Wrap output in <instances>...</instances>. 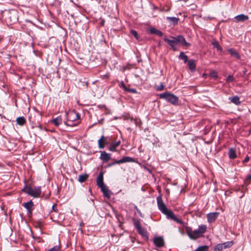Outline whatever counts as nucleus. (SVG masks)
Instances as JSON below:
<instances>
[{
	"label": "nucleus",
	"mask_w": 251,
	"mask_h": 251,
	"mask_svg": "<svg viewBox=\"0 0 251 251\" xmlns=\"http://www.w3.org/2000/svg\"><path fill=\"white\" fill-rule=\"evenodd\" d=\"M207 226L205 225H201L199 226L198 229L192 230L191 227L186 226L185 230L186 233L191 240H196L203 236L206 232Z\"/></svg>",
	"instance_id": "obj_1"
},
{
	"label": "nucleus",
	"mask_w": 251,
	"mask_h": 251,
	"mask_svg": "<svg viewBox=\"0 0 251 251\" xmlns=\"http://www.w3.org/2000/svg\"><path fill=\"white\" fill-rule=\"evenodd\" d=\"M164 41L170 46L174 51H176L177 49L176 46L180 43L182 46L187 47L190 46L191 44L186 42L185 39L183 36L178 35L176 37L170 36V39L167 38L166 37L164 38Z\"/></svg>",
	"instance_id": "obj_2"
},
{
	"label": "nucleus",
	"mask_w": 251,
	"mask_h": 251,
	"mask_svg": "<svg viewBox=\"0 0 251 251\" xmlns=\"http://www.w3.org/2000/svg\"><path fill=\"white\" fill-rule=\"evenodd\" d=\"M66 115L67 121L64 122L65 125L73 126H76L78 124V120L80 118L78 113L75 111H71L68 113L66 112Z\"/></svg>",
	"instance_id": "obj_3"
},
{
	"label": "nucleus",
	"mask_w": 251,
	"mask_h": 251,
	"mask_svg": "<svg viewBox=\"0 0 251 251\" xmlns=\"http://www.w3.org/2000/svg\"><path fill=\"white\" fill-rule=\"evenodd\" d=\"M158 209L162 212V213L166 216L168 219L173 220L178 224H183V222L181 220L177 218V217L171 210H169L167 208L165 203L160 205L159 206H158Z\"/></svg>",
	"instance_id": "obj_4"
},
{
	"label": "nucleus",
	"mask_w": 251,
	"mask_h": 251,
	"mask_svg": "<svg viewBox=\"0 0 251 251\" xmlns=\"http://www.w3.org/2000/svg\"><path fill=\"white\" fill-rule=\"evenodd\" d=\"M22 191L31 197L37 198L41 197V186H38L32 188L31 187L27 186L25 185L23 188Z\"/></svg>",
	"instance_id": "obj_5"
},
{
	"label": "nucleus",
	"mask_w": 251,
	"mask_h": 251,
	"mask_svg": "<svg viewBox=\"0 0 251 251\" xmlns=\"http://www.w3.org/2000/svg\"><path fill=\"white\" fill-rule=\"evenodd\" d=\"M160 99H164L167 102L171 103L173 105H176L178 104V98L169 92H164L159 95Z\"/></svg>",
	"instance_id": "obj_6"
},
{
	"label": "nucleus",
	"mask_w": 251,
	"mask_h": 251,
	"mask_svg": "<svg viewBox=\"0 0 251 251\" xmlns=\"http://www.w3.org/2000/svg\"><path fill=\"white\" fill-rule=\"evenodd\" d=\"M233 245V241H227L217 244L213 248V251H222L224 249L230 248Z\"/></svg>",
	"instance_id": "obj_7"
},
{
	"label": "nucleus",
	"mask_w": 251,
	"mask_h": 251,
	"mask_svg": "<svg viewBox=\"0 0 251 251\" xmlns=\"http://www.w3.org/2000/svg\"><path fill=\"white\" fill-rule=\"evenodd\" d=\"M134 162V159L129 156H124L122 159L116 160L114 159V161L112 163H109L107 165V167H110L113 165H115L117 164H120L126 162Z\"/></svg>",
	"instance_id": "obj_8"
},
{
	"label": "nucleus",
	"mask_w": 251,
	"mask_h": 251,
	"mask_svg": "<svg viewBox=\"0 0 251 251\" xmlns=\"http://www.w3.org/2000/svg\"><path fill=\"white\" fill-rule=\"evenodd\" d=\"M23 206L27 210L28 216L31 217L34 208V205L32 201L30 200L28 202L24 203Z\"/></svg>",
	"instance_id": "obj_9"
},
{
	"label": "nucleus",
	"mask_w": 251,
	"mask_h": 251,
	"mask_svg": "<svg viewBox=\"0 0 251 251\" xmlns=\"http://www.w3.org/2000/svg\"><path fill=\"white\" fill-rule=\"evenodd\" d=\"M109 137L102 135L98 140V146L100 149H103L105 145L109 144Z\"/></svg>",
	"instance_id": "obj_10"
},
{
	"label": "nucleus",
	"mask_w": 251,
	"mask_h": 251,
	"mask_svg": "<svg viewBox=\"0 0 251 251\" xmlns=\"http://www.w3.org/2000/svg\"><path fill=\"white\" fill-rule=\"evenodd\" d=\"M153 242L155 246L158 248H161L164 246L165 242L162 237H155L153 239Z\"/></svg>",
	"instance_id": "obj_11"
},
{
	"label": "nucleus",
	"mask_w": 251,
	"mask_h": 251,
	"mask_svg": "<svg viewBox=\"0 0 251 251\" xmlns=\"http://www.w3.org/2000/svg\"><path fill=\"white\" fill-rule=\"evenodd\" d=\"M219 214V213L217 212L209 213L207 214L206 216L208 222L209 223L214 222L217 219Z\"/></svg>",
	"instance_id": "obj_12"
},
{
	"label": "nucleus",
	"mask_w": 251,
	"mask_h": 251,
	"mask_svg": "<svg viewBox=\"0 0 251 251\" xmlns=\"http://www.w3.org/2000/svg\"><path fill=\"white\" fill-rule=\"evenodd\" d=\"M97 184L100 188L105 185L103 183V174L102 172L99 173L97 178Z\"/></svg>",
	"instance_id": "obj_13"
},
{
	"label": "nucleus",
	"mask_w": 251,
	"mask_h": 251,
	"mask_svg": "<svg viewBox=\"0 0 251 251\" xmlns=\"http://www.w3.org/2000/svg\"><path fill=\"white\" fill-rule=\"evenodd\" d=\"M100 189L104 197L109 198L111 195L112 194V193L105 185L101 187Z\"/></svg>",
	"instance_id": "obj_14"
},
{
	"label": "nucleus",
	"mask_w": 251,
	"mask_h": 251,
	"mask_svg": "<svg viewBox=\"0 0 251 251\" xmlns=\"http://www.w3.org/2000/svg\"><path fill=\"white\" fill-rule=\"evenodd\" d=\"M100 158L103 162H106L111 159V155L104 151L101 152Z\"/></svg>",
	"instance_id": "obj_15"
},
{
	"label": "nucleus",
	"mask_w": 251,
	"mask_h": 251,
	"mask_svg": "<svg viewBox=\"0 0 251 251\" xmlns=\"http://www.w3.org/2000/svg\"><path fill=\"white\" fill-rule=\"evenodd\" d=\"M121 144L120 141H114L110 144L109 150L111 151H115L116 149Z\"/></svg>",
	"instance_id": "obj_16"
},
{
	"label": "nucleus",
	"mask_w": 251,
	"mask_h": 251,
	"mask_svg": "<svg viewBox=\"0 0 251 251\" xmlns=\"http://www.w3.org/2000/svg\"><path fill=\"white\" fill-rule=\"evenodd\" d=\"M187 65L190 70L193 72H194L196 69V62L194 60L191 59L188 60Z\"/></svg>",
	"instance_id": "obj_17"
},
{
	"label": "nucleus",
	"mask_w": 251,
	"mask_h": 251,
	"mask_svg": "<svg viewBox=\"0 0 251 251\" xmlns=\"http://www.w3.org/2000/svg\"><path fill=\"white\" fill-rule=\"evenodd\" d=\"M235 19L237 22H244L249 19V17L244 14H240L235 16Z\"/></svg>",
	"instance_id": "obj_18"
},
{
	"label": "nucleus",
	"mask_w": 251,
	"mask_h": 251,
	"mask_svg": "<svg viewBox=\"0 0 251 251\" xmlns=\"http://www.w3.org/2000/svg\"><path fill=\"white\" fill-rule=\"evenodd\" d=\"M227 51L230 54L231 56L234 57L236 59L240 58V55L234 49H229L227 50Z\"/></svg>",
	"instance_id": "obj_19"
},
{
	"label": "nucleus",
	"mask_w": 251,
	"mask_h": 251,
	"mask_svg": "<svg viewBox=\"0 0 251 251\" xmlns=\"http://www.w3.org/2000/svg\"><path fill=\"white\" fill-rule=\"evenodd\" d=\"M62 122V118L61 116L52 119L51 123L53 124L55 126H57Z\"/></svg>",
	"instance_id": "obj_20"
},
{
	"label": "nucleus",
	"mask_w": 251,
	"mask_h": 251,
	"mask_svg": "<svg viewBox=\"0 0 251 251\" xmlns=\"http://www.w3.org/2000/svg\"><path fill=\"white\" fill-rule=\"evenodd\" d=\"M150 33L151 34H156L159 37H162L163 35V33L162 31L158 30L155 28H151L150 29Z\"/></svg>",
	"instance_id": "obj_21"
},
{
	"label": "nucleus",
	"mask_w": 251,
	"mask_h": 251,
	"mask_svg": "<svg viewBox=\"0 0 251 251\" xmlns=\"http://www.w3.org/2000/svg\"><path fill=\"white\" fill-rule=\"evenodd\" d=\"M228 156L230 159H234L236 158L237 155L235 150L233 148H230L228 151Z\"/></svg>",
	"instance_id": "obj_22"
},
{
	"label": "nucleus",
	"mask_w": 251,
	"mask_h": 251,
	"mask_svg": "<svg viewBox=\"0 0 251 251\" xmlns=\"http://www.w3.org/2000/svg\"><path fill=\"white\" fill-rule=\"evenodd\" d=\"M229 100L236 105H239L241 103L239 97L236 96L232 97H229Z\"/></svg>",
	"instance_id": "obj_23"
},
{
	"label": "nucleus",
	"mask_w": 251,
	"mask_h": 251,
	"mask_svg": "<svg viewBox=\"0 0 251 251\" xmlns=\"http://www.w3.org/2000/svg\"><path fill=\"white\" fill-rule=\"evenodd\" d=\"M138 232L143 237L148 239V234L147 231L143 227L137 229Z\"/></svg>",
	"instance_id": "obj_24"
},
{
	"label": "nucleus",
	"mask_w": 251,
	"mask_h": 251,
	"mask_svg": "<svg viewBox=\"0 0 251 251\" xmlns=\"http://www.w3.org/2000/svg\"><path fill=\"white\" fill-rule=\"evenodd\" d=\"M17 124L20 126H23L26 122V120L24 117H19L17 118Z\"/></svg>",
	"instance_id": "obj_25"
},
{
	"label": "nucleus",
	"mask_w": 251,
	"mask_h": 251,
	"mask_svg": "<svg viewBox=\"0 0 251 251\" xmlns=\"http://www.w3.org/2000/svg\"><path fill=\"white\" fill-rule=\"evenodd\" d=\"M88 175L87 174H83L81 175L78 176V180L79 182L82 183L84 181H85L88 178Z\"/></svg>",
	"instance_id": "obj_26"
},
{
	"label": "nucleus",
	"mask_w": 251,
	"mask_h": 251,
	"mask_svg": "<svg viewBox=\"0 0 251 251\" xmlns=\"http://www.w3.org/2000/svg\"><path fill=\"white\" fill-rule=\"evenodd\" d=\"M167 19L174 25L177 24L178 19L174 17H167Z\"/></svg>",
	"instance_id": "obj_27"
},
{
	"label": "nucleus",
	"mask_w": 251,
	"mask_h": 251,
	"mask_svg": "<svg viewBox=\"0 0 251 251\" xmlns=\"http://www.w3.org/2000/svg\"><path fill=\"white\" fill-rule=\"evenodd\" d=\"M178 58L180 59L183 60L184 63H186L188 61V56L185 54L184 52L183 51L180 52Z\"/></svg>",
	"instance_id": "obj_28"
},
{
	"label": "nucleus",
	"mask_w": 251,
	"mask_h": 251,
	"mask_svg": "<svg viewBox=\"0 0 251 251\" xmlns=\"http://www.w3.org/2000/svg\"><path fill=\"white\" fill-rule=\"evenodd\" d=\"M212 45L217 49V50L220 51H222L223 49L222 47L219 45L217 41H214L212 42Z\"/></svg>",
	"instance_id": "obj_29"
},
{
	"label": "nucleus",
	"mask_w": 251,
	"mask_h": 251,
	"mask_svg": "<svg viewBox=\"0 0 251 251\" xmlns=\"http://www.w3.org/2000/svg\"><path fill=\"white\" fill-rule=\"evenodd\" d=\"M134 225L137 230L142 227L140 221L139 220H137L134 221Z\"/></svg>",
	"instance_id": "obj_30"
},
{
	"label": "nucleus",
	"mask_w": 251,
	"mask_h": 251,
	"mask_svg": "<svg viewBox=\"0 0 251 251\" xmlns=\"http://www.w3.org/2000/svg\"><path fill=\"white\" fill-rule=\"evenodd\" d=\"M251 181V174L248 175L247 176L245 180V183L247 184H250Z\"/></svg>",
	"instance_id": "obj_31"
},
{
	"label": "nucleus",
	"mask_w": 251,
	"mask_h": 251,
	"mask_svg": "<svg viewBox=\"0 0 251 251\" xmlns=\"http://www.w3.org/2000/svg\"><path fill=\"white\" fill-rule=\"evenodd\" d=\"M156 200H157V203L158 206H159L161 204H163V203H164L162 200V199L161 198V197L160 196L158 197L157 198Z\"/></svg>",
	"instance_id": "obj_32"
},
{
	"label": "nucleus",
	"mask_w": 251,
	"mask_h": 251,
	"mask_svg": "<svg viewBox=\"0 0 251 251\" xmlns=\"http://www.w3.org/2000/svg\"><path fill=\"white\" fill-rule=\"evenodd\" d=\"M210 75L215 79H216L218 77L217 73L214 71H213L210 73Z\"/></svg>",
	"instance_id": "obj_33"
},
{
	"label": "nucleus",
	"mask_w": 251,
	"mask_h": 251,
	"mask_svg": "<svg viewBox=\"0 0 251 251\" xmlns=\"http://www.w3.org/2000/svg\"><path fill=\"white\" fill-rule=\"evenodd\" d=\"M130 33L134 36V37L136 39H138L139 36H138V33L137 32V31H136L135 30H131L130 31Z\"/></svg>",
	"instance_id": "obj_34"
},
{
	"label": "nucleus",
	"mask_w": 251,
	"mask_h": 251,
	"mask_svg": "<svg viewBox=\"0 0 251 251\" xmlns=\"http://www.w3.org/2000/svg\"><path fill=\"white\" fill-rule=\"evenodd\" d=\"M126 91L129 92V93H137L136 90L134 88L130 89V88H127V89L126 90Z\"/></svg>",
	"instance_id": "obj_35"
},
{
	"label": "nucleus",
	"mask_w": 251,
	"mask_h": 251,
	"mask_svg": "<svg viewBox=\"0 0 251 251\" xmlns=\"http://www.w3.org/2000/svg\"><path fill=\"white\" fill-rule=\"evenodd\" d=\"M234 77L233 75H229L227 78H226V81L227 82H232L234 81Z\"/></svg>",
	"instance_id": "obj_36"
},
{
	"label": "nucleus",
	"mask_w": 251,
	"mask_h": 251,
	"mask_svg": "<svg viewBox=\"0 0 251 251\" xmlns=\"http://www.w3.org/2000/svg\"><path fill=\"white\" fill-rule=\"evenodd\" d=\"M119 86L123 88L125 91L127 89V87L123 81H121Z\"/></svg>",
	"instance_id": "obj_37"
},
{
	"label": "nucleus",
	"mask_w": 251,
	"mask_h": 251,
	"mask_svg": "<svg viewBox=\"0 0 251 251\" xmlns=\"http://www.w3.org/2000/svg\"><path fill=\"white\" fill-rule=\"evenodd\" d=\"M164 87V86L163 85V84L162 83H161L159 86H157L156 89L157 91H162V90H163Z\"/></svg>",
	"instance_id": "obj_38"
},
{
	"label": "nucleus",
	"mask_w": 251,
	"mask_h": 251,
	"mask_svg": "<svg viewBox=\"0 0 251 251\" xmlns=\"http://www.w3.org/2000/svg\"><path fill=\"white\" fill-rule=\"evenodd\" d=\"M59 249V247L57 246H55L51 248L49 251H58Z\"/></svg>",
	"instance_id": "obj_39"
},
{
	"label": "nucleus",
	"mask_w": 251,
	"mask_h": 251,
	"mask_svg": "<svg viewBox=\"0 0 251 251\" xmlns=\"http://www.w3.org/2000/svg\"><path fill=\"white\" fill-rule=\"evenodd\" d=\"M249 157L248 156H247L245 158L243 161V163H247L249 161Z\"/></svg>",
	"instance_id": "obj_40"
},
{
	"label": "nucleus",
	"mask_w": 251,
	"mask_h": 251,
	"mask_svg": "<svg viewBox=\"0 0 251 251\" xmlns=\"http://www.w3.org/2000/svg\"><path fill=\"white\" fill-rule=\"evenodd\" d=\"M52 210H53L55 212H57V209L56 207V205L55 204H53L52 206Z\"/></svg>",
	"instance_id": "obj_41"
},
{
	"label": "nucleus",
	"mask_w": 251,
	"mask_h": 251,
	"mask_svg": "<svg viewBox=\"0 0 251 251\" xmlns=\"http://www.w3.org/2000/svg\"><path fill=\"white\" fill-rule=\"evenodd\" d=\"M137 212L139 213V214H140V215L141 216V213L140 212V211L137 208Z\"/></svg>",
	"instance_id": "obj_42"
},
{
	"label": "nucleus",
	"mask_w": 251,
	"mask_h": 251,
	"mask_svg": "<svg viewBox=\"0 0 251 251\" xmlns=\"http://www.w3.org/2000/svg\"><path fill=\"white\" fill-rule=\"evenodd\" d=\"M137 212L139 213V214H140V215L141 216V213L140 212V211L137 208Z\"/></svg>",
	"instance_id": "obj_43"
},
{
	"label": "nucleus",
	"mask_w": 251,
	"mask_h": 251,
	"mask_svg": "<svg viewBox=\"0 0 251 251\" xmlns=\"http://www.w3.org/2000/svg\"><path fill=\"white\" fill-rule=\"evenodd\" d=\"M137 212L139 213V214H140V215L141 216V213L140 212V211L137 208Z\"/></svg>",
	"instance_id": "obj_44"
},
{
	"label": "nucleus",
	"mask_w": 251,
	"mask_h": 251,
	"mask_svg": "<svg viewBox=\"0 0 251 251\" xmlns=\"http://www.w3.org/2000/svg\"><path fill=\"white\" fill-rule=\"evenodd\" d=\"M249 132L250 133H251V128H250L249 130Z\"/></svg>",
	"instance_id": "obj_45"
}]
</instances>
